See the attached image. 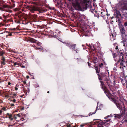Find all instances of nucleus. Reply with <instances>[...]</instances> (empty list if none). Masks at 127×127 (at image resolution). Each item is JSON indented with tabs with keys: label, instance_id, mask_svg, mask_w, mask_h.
I'll return each mask as SVG.
<instances>
[{
	"label": "nucleus",
	"instance_id": "79ce46f5",
	"mask_svg": "<svg viewBox=\"0 0 127 127\" xmlns=\"http://www.w3.org/2000/svg\"><path fill=\"white\" fill-rule=\"evenodd\" d=\"M16 95H17L16 94H13V95L14 96H16Z\"/></svg>",
	"mask_w": 127,
	"mask_h": 127
},
{
	"label": "nucleus",
	"instance_id": "3c124183",
	"mask_svg": "<svg viewBox=\"0 0 127 127\" xmlns=\"http://www.w3.org/2000/svg\"><path fill=\"white\" fill-rule=\"evenodd\" d=\"M123 79H122L121 80V82H122V83L123 82Z\"/></svg>",
	"mask_w": 127,
	"mask_h": 127
},
{
	"label": "nucleus",
	"instance_id": "0e129e2a",
	"mask_svg": "<svg viewBox=\"0 0 127 127\" xmlns=\"http://www.w3.org/2000/svg\"><path fill=\"white\" fill-rule=\"evenodd\" d=\"M97 12V11H95V12L96 13Z\"/></svg>",
	"mask_w": 127,
	"mask_h": 127
},
{
	"label": "nucleus",
	"instance_id": "8fccbe9b",
	"mask_svg": "<svg viewBox=\"0 0 127 127\" xmlns=\"http://www.w3.org/2000/svg\"><path fill=\"white\" fill-rule=\"evenodd\" d=\"M10 119V120H11V121H12L13 120V118H9Z\"/></svg>",
	"mask_w": 127,
	"mask_h": 127
},
{
	"label": "nucleus",
	"instance_id": "69168bd1",
	"mask_svg": "<svg viewBox=\"0 0 127 127\" xmlns=\"http://www.w3.org/2000/svg\"><path fill=\"white\" fill-rule=\"evenodd\" d=\"M69 1H71L72 0H68Z\"/></svg>",
	"mask_w": 127,
	"mask_h": 127
},
{
	"label": "nucleus",
	"instance_id": "9b49d317",
	"mask_svg": "<svg viewBox=\"0 0 127 127\" xmlns=\"http://www.w3.org/2000/svg\"><path fill=\"white\" fill-rule=\"evenodd\" d=\"M116 34H112L110 35V39L111 41H113L115 39V38Z\"/></svg>",
	"mask_w": 127,
	"mask_h": 127
},
{
	"label": "nucleus",
	"instance_id": "9d476101",
	"mask_svg": "<svg viewBox=\"0 0 127 127\" xmlns=\"http://www.w3.org/2000/svg\"><path fill=\"white\" fill-rule=\"evenodd\" d=\"M121 103H120L121 104V106H122V108L120 109V108H118L120 110H123H123H124V112H125L126 111V108H125V106H124V102L123 101H121Z\"/></svg>",
	"mask_w": 127,
	"mask_h": 127
},
{
	"label": "nucleus",
	"instance_id": "4468645a",
	"mask_svg": "<svg viewBox=\"0 0 127 127\" xmlns=\"http://www.w3.org/2000/svg\"><path fill=\"white\" fill-rule=\"evenodd\" d=\"M63 43L65 44L70 49L71 48V46L72 44L68 42L66 43L64 42H63Z\"/></svg>",
	"mask_w": 127,
	"mask_h": 127
},
{
	"label": "nucleus",
	"instance_id": "0eeeda50",
	"mask_svg": "<svg viewBox=\"0 0 127 127\" xmlns=\"http://www.w3.org/2000/svg\"><path fill=\"white\" fill-rule=\"evenodd\" d=\"M76 44H72L70 49L73 51H76V52L77 53L79 51V50L78 48H77L76 47Z\"/></svg>",
	"mask_w": 127,
	"mask_h": 127
},
{
	"label": "nucleus",
	"instance_id": "864d4df0",
	"mask_svg": "<svg viewBox=\"0 0 127 127\" xmlns=\"http://www.w3.org/2000/svg\"><path fill=\"white\" fill-rule=\"evenodd\" d=\"M11 83L10 82H8V84L9 85H10Z\"/></svg>",
	"mask_w": 127,
	"mask_h": 127
},
{
	"label": "nucleus",
	"instance_id": "6e6552de",
	"mask_svg": "<svg viewBox=\"0 0 127 127\" xmlns=\"http://www.w3.org/2000/svg\"><path fill=\"white\" fill-rule=\"evenodd\" d=\"M6 62L5 58L3 56H2L0 61L1 63L2 64L1 66L3 67L2 65H5L6 64L5 62Z\"/></svg>",
	"mask_w": 127,
	"mask_h": 127
},
{
	"label": "nucleus",
	"instance_id": "f03ea898",
	"mask_svg": "<svg viewBox=\"0 0 127 127\" xmlns=\"http://www.w3.org/2000/svg\"><path fill=\"white\" fill-rule=\"evenodd\" d=\"M127 0H125L122 1V2H119L118 4L117 8L119 11V12H121L120 15L124 19H127Z\"/></svg>",
	"mask_w": 127,
	"mask_h": 127
},
{
	"label": "nucleus",
	"instance_id": "774afa93",
	"mask_svg": "<svg viewBox=\"0 0 127 127\" xmlns=\"http://www.w3.org/2000/svg\"><path fill=\"white\" fill-rule=\"evenodd\" d=\"M47 93H49V91H48V92H47Z\"/></svg>",
	"mask_w": 127,
	"mask_h": 127
},
{
	"label": "nucleus",
	"instance_id": "338daca9",
	"mask_svg": "<svg viewBox=\"0 0 127 127\" xmlns=\"http://www.w3.org/2000/svg\"><path fill=\"white\" fill-rule=\"evenodd\" d=\"M2 19V17H0V19Z\"/></svg>",
	"mask_w": 127,
	"mask_h": 127
},
{
	"label": "nucleus",
	"instance_id": "a19ab883",
	"mask_svg": "<svg viewBox=\"0 0 127 127\" xmlns=\"http://www.w3.org/2000/svg\"><path fill=\"white\" fill-rule=\"evenodd\" d=\"M16 100L15 99H14L13 100V101L14 102H16Z\"/></svg>",
	"mask_w": 127,
	"mask_h": 127
},
{
	"label": "nucleus",
	"instance_id": "de8ad7c7",
	"mask_svg": "<svg viewBox=\"0 0 127 127\" xmlns=\"http://www.w3.org/2000/svg\"><path fill=\"white\" fill-rule=\"evenodd\" d=\"M122 84H123V86H125V83H123V82L122 83Z\"/></svg>",
	"mask_w": 127,
	"mask_h": 127
},
{
	"label": "nucleus",
	"instance_id": "c756f323",
	"mask_svg": "<svg viewBox=\"0 0 127 127\" xmlns=\"http://www.w3.org/2000/svg\"><path fill=\"white\" fill-rule=\"evenodd\" d=\"M124 26L126 27L127 26V21L126 22L124 23Z\"/></svg>",
	"mask_w": 127,
	"mask_h": 127
},
{
	"label": "nucleus",
	"instance_id": "1a4fd4ad",
	"mask_svg": "<svg viewBox=\"0 0 127 127\" xmlns=\"http://www.w3.org/2000/svg\"><path fill=\"white\" fill-rule=\"evenodd\" d=\"M123 42L124 43V46L125 47H127V37L122 38Z\"/></svg>",
	"mask_w": 127,
	"mask_h": 127
},
{
	"label": "nucleus",
	"instance_id": "09e8293b",
	"mask_svg": "<svg viewBox=\"0 0 127 127\" xmlns=\"http://www.w3.org/2000/svg\"><path fill=\"white\" fill-rule=\"evenodd\" d=\"M67 127H70V125H68L67 126Z\"/></svg>",
	"mask_w": 127,
	"mask_h": 127
},
{
	"label": "nucleus",
	"instance_id": "c03bdc74",
	"mask_svg": "<svg viewBox=\"0 0 127 127\" xmlns=\"http://www.w3.org/2000/svg\"><path fill=\"white\" fill-rule=\"evenodd\" d=\"M15 89L16 90H17L18 89V88L16 87L15 88Z\"/></svg>",
	"mask_w": 127,
	"mask_h": 127
},
{
	"label": "nucleus",
	"instance_id": "5701e85b",
	"mask_svg": "<svg viewBox=\"0 0 127 127\" xmlns=\"http://www.w3.org/2000/svg\"><path fill=\"white\" fill-rule=\"evenodd\" d=\"M118 25L119 26L120 25H122L121 24V21L118 18Z\"/></svg>",
	"mask_w": 127,
	"mask_h": 127
},
{
	"label": "nucleus",
	"instance_id": "2eb2a0df",
	"mask_svg": "<svg viewBox=\"0 0 127 127\" xmlns=\"http://www.w3.org/2000/svg\"><path fill=\"white\" fill-rule=\"evenodd\" d=\"M9 7V6L7 5H3L2 7H0V9H3L4 8H8Z\"/></svg>",
	"mask_w": 127,
	"mask_h": 127
},
{
	"label": "nucleus",
	"instance_id": "cd10ccee",
	"mask_svg": "<svg viewBox=\"0 0 127 127\" xmlns=\"http://www.w3.org/2000/svg\"><path fill=\"white\" fill-rule=\"evenodd\" d=\"M113 45H114L115 47H116L117 46H118V44L116 43H114L113 44Z\"/></svg>",
	"mask_w": 127,
	"mask_h": 127
},
{
	"label": "nucleus",
	"instance_id": "6ab92c4d",
	"mask_svg": "<svg viewBox=\"0 0 127 127\" xmlns=\"http://www.w3.org/2000/svg\"><path fill=\"white\" fill-rule=\"evenodd\" d=\"M37 17V15L35 14L32 15L31 16V18L33 19H34L36 18Z\"/></svg>",
	"mask_w": 127,
	"mask_h": 127
},
{
	"label": "nucleus",
	"instance_id": "f3484780",
	"mask_svg": "<svg viewBox=\"0 0 127 127\" xmlns=\"http://www.w3.org/2000/svg\"><path fill=\"white\" fill-rule=\"evenodd\" d=\"M100 82L101 84H100V86H101V88L103 90H104V89L103 88V86L104 85V83L102 81V80H100Z\"/></svg>",
	"mask_w": 127,
	"mask_h": 127
},
{
	"label": "nucleus",
	"instance_id": "b1692460",
	"mask_svg": "<svg viewBox=\"0 0 127 127\" xmlns=\"http://www.w3.org/2000/svg\"><path fill=\"white\" fill-rule=\"evenodd\" d=\"M94 15L95 17H96L98 18L99 17V14H97V15H96V14H94Z\"/></svg>",
	"mask_w": 127,
	"mask_h": 127
},
{
	"label": "nucleus",
	"instance_id": "ea45409f",
	"mask_svg": "<svg viewBox=\"0 0 127 127\" xmlns=\"http://www.w3.org/2000/svg\"><path fill=\"white\" fill-rule=\"evenodd\" d=\"M26 78L27 79H29V76L27 75L26 76Z\"/></svg>",
	"mask_w": 127,
	"mask_h": 127
},
{
	"label": "nucleus",
	"instance_id": "a211bd4d",
	"mask_svg": "<svg viewBox=\"0 0 127 127\" xmlns=\"http://www.w3.org/2000/svg\"><path fill=\"white\" fill-rule=\"evenodd\" d=\"M30 41L32 42L35 43L36 42L37 40L33 38H31L30 39Z\"/></svg>",
	"mask_w": 127,
	"mask_h": 127
},
{
	"label": "nucleus",
	"instance_id": "4d7b16f0",
	"mask_svg": "<svg viewBox=\"0 0 127 127\" xmlns=\"http://www.w3.org/2000/svg\"><path fill=\"white\" fill-rule=\"evenodd\" d=\"M22 67L23 68H25V66H22Z\"/></svg>",
	"mask_w": 127,
	"mask_h": 127
},
{
	"label": "nucleus",
	"instance_id": "f704fd0d",
	"mask_svg": "<svg viewBox=\"0 0 127 127\" xmlns=\"http://www.w3.org/2000/svg\"><path fill=\"white\" fill-rule=\"evenodd\" d=\"M23 83L24 84H25L26 83V81H23Z\"/></svg>",
	"mask_w": 127,
	"mask_h": 127
},
{
	"label": "nucleus",
	"instance_id": "a18cd8bd",
	"mask_svg": "<svg viewBox=\"0 0 127 127\" xmlns=\"http://www.w3.org/2000/svg\"><path fill=\"white\" fill-rule=\"evenodd\" d=\"M3 108V110H5V111L6 110V108Z\"/></svg>",
	"mask_w": 127,
	"mask_h": 127
},
{
	"label": "nucleus",
	"instance_id": "4be33fe9",
	"mask_svg": "<svg viewBox=\"0 0 127 127\" xmlns=\"http://www.w3.org/2000/svg\"><path fill=\"white\" fill-rule=\"evenodd\" d=\"M5 52L3 51H0V56H3V55L4 54Z\"/></svg>",
	"mask_w": 127,
	"mask_h": 127
},
{
	"label": "nucleus",
	"instance_id": "c85d7f7f",
	"mask_svg": "<svg viewBox=\"0 0 127 127\" xmlns=\"http://www.w3.org/2000/svg\"><path fill=\"white\" fill-rule=\"evenodd\" d=\"M39 86V85L38 84H36L35 85V88H37Z\"/></svg>",
	"mask_w": 127,
	"mask_h": 127
},
{
	"label": "nucleus",
	"instance_id": "680f3d73",
	"mask_svg": "<svg viewBox=\"0 0 127 127\" xmlns=\"http://www.w3.org/2000/svg\"><path fill=\"white\" fill-rule=\"evenodd\" d=\"M1 47H2V48H4V46H1Z\"/></svg>",
	"mask_w": 127,
	"mask_h": 127
},
{
	"label": "nucleus",
	"instance_id": "7ed1b4c3",
	"mask_svg": "<svg viewBox=\"0 0 127 127\" xmlns=\"http://www.w3.org/2000/svg\"><path fill=\"white\" fill-rule=\"evenodd\" d=\"M96 71V73L97 75L98 79L99 80H103L108 86L110 85V80L109 78L107 76V73L106 72H100V68L98 66H94Z\"/></svg>",
	"mask_w": 127,
	"mask_h": 127
},
{
	"label": "nucleus",
	"instance_id": "58836bf2",
	"mask_svg": "<svg viewBox=\"0 0 127 127\" xmlns=\"http://www.w3.org/2000/svg\"><path fill=\"white\" fill-rule=\"evenodd\" d=\"M118 49V46H116V47L115 49L116 50H117Z\"/></svg>",
	"mask_w": 127,
	"mask_h": 127
},
{
	"label": "nucleus",
	"instance_id": "2f4dec72",
	"mask_svg": "<svg viewBox=\"0 0 127 127\" xmlns=\"http://www.w3.org/2000/svg\"><path fill=\"white\" fill-rule=\"evenodd\" d=\"M42 2H43L44 3H46L47 1L46 0H43V1H42Z\"/></svg>",
	"mask_w": 127,
	"mask_h": 127
},
{
	"label": "nucleus",
	"instance_id": "7c9ffc66",
	"mask_svg": "<svg viewBox=\"0 0 127 127\" xmlns=\"http://www.w3.org/2000/svg\"><path fill=\"white\" fill-rule=\"evenodd\" d=\"M16 116H17L19 117H20V115L19 114H16Z\"/></svg>",
	"mask_w": 127,
	"mask_h": 127
},
{
	"label": "nucleus",
	"instance_id": "e2e57ef3",
	"mask_svg": "<svg viewBox=\"0 0 127 127\" xmlns=\"http://www.w3.org/2000/svg\"><path fill=\"white\" fill-rule=\"evenodd\" d=\"M88 65L89 66H90V64L89 63H88Z\"/></svg>",
	"mask_w": 127,
	"mask_h": 127
},
{
	"label": "nucleus",
	"instance_id": "412c9836",
	"mask_svg": "<svg viewBox=\"0 0 127 127\" xmlns=\"http://www.w3.org/2000/svg\"><path fill=\"white\" fill-rule=\"evenodd\" d=\"M98 66L99 67V68L100 69V68H102L104 67L103 64L102 63H101L98 65Z\"/></svg>",
	"mask_w": 127,
	"mask_h": 127
},
{
	"label": "nucleus",
	"instance_id": "39448f33",
	"mask_svg": "<svg viewBox=\"0 0 127 127\" xmlns=\"http://www.w3.org/2000/svg\"><path fill=\"white\" fill-rule=\"evenodd\" d=\"M119 28L122 38L127 37V35L126 33V30L124 26L122 25H120Z\"/></svg>",
	"mask_w": 127,
	"mask_h": 127
},
{
	"label": "nucleus",
	"instance_id": "f8f14e48",
	"mask_svg": "<svg viewBox=\"0 0 127 127\" xmlns=\"http://www.w3.org/2000/svg\"><path fill=\"white\" fill-rule=\"evenodd\" d=\"M98 103H97V107H96V109L95 110V112H93V113H92V112L90 113L89 114V116H90V115H92L93 114H95V113H96V112L97 111V110H99V108H98Z\"/></svg>",
	"mask_w": 127,
	"mask_h": 127
},
{
	"label": "nucleus",
	"instance_id": "5fc2aeb1",
	"mask_svg": "<svg viewBox=\"0 0 127 127\" xmlns=\"http://www.w3.org/2000/svg\"><path fill=\"white\" fill-rule=\"evenodd\" d=\"M2 111L1 110H0V114H1L2 113Z\"/></svg>",
	"mask_w": 127,
	"mask_h": 127
},
{
	"label": "nucleus",
	"instance_id": "bf43d9fd",
	"mask_svg": "<svg viewBox=\"0 0 127 127\" xmlns=\"http://www.w3.org/2000/svg\"><path fill=\"white\" fill-rule=\"evenodd\" d=\"M13 29V30H16V29L15 28H14Z\"/></svg>",
	"mask_w": 127,
	"mask_h": 127
},
{
	"label": "nucleus",
	"instance_id": "ddd939ff",
	"mask_svg": "<svg viewBox=\"0 0 127 127\" xmlns=\"http://www.w3.org/2000/svg\"><path fill=\"white\" fill-rule=\"evenodd\" d=\"M90 31L87 29H85L84 31V33L85 36H88L89 35L88 34L90 33Z\"/></svg>",
	"mask_w": 127,
	"mask_h": 127
},
{
	"label": "nucleus",
	"instance_id": "13d9d810",
	"mask_svg": "<svg viewBox=\"0 0 127 127\" xmlns=\"http://www.w3.org/2000/svg\"><path fill=\"white\" fill-rule=\"evenodd\" d=\"M49 7V9H51V8L50 7Z\"/></svg>",
	"mask_w": 127,
	"mask_h": 127
},
{
	"label": "nucleus",
	"instance_id": "603ef678",
	"mask_svg": "<svg viewBox=\"0 0 127 127\" xmlns=\"http://www.w3.org/2000/svg\"><path fill=\"white\" fill-rule=\"evenodd\" d=\"M24 109V107H22L21 108V110H23Z\"/></svg>",
	"mask_w": 127,
	"mask_h": 127
},
{
	"label": "nucleus",
	"instance_id": "37998d69",
	"mask_svg": "<svg viewBox=\"0 0 127 127\" xmlns=\"http://www.w3.org/2000/svg\"><path fill=\"white\" fill-rule=\"evenodd\" d=\"M11 105L12 106H14V104L12 103L11 104Z\"/></svg>",
	"mask_w": 127,
	"mask_h": 127
},
{
	"label": "nucleus",
	"instance_id": "49530a36",
	"mask_svg": "<svg viewBox=\"0 0 127 127\" xmlns=\"http://www.w3.org/2000/svg\"><path fill=\"white\" fill-rule=\"evenodd\" d=\"M97 59V58H95V61H96Z\"/></svg>",
	"mask_w": 127,
	"mask_h": 127
},
{
	"label": "nucleus",
	"instance_id": "6e6d98bb",
	"mask_svg": "<svg viewBox=\"0 0 127 127\" xmlns=\"http://www.w3.org/2000/svg\"><path fill=\"white\" fill-rule=\"evenodd\" d=\"M10 114H9L8 113H7V115L9 116Z\"/></svg>",
	"mask_w": 127,
	"mask_h": 127
},
{
	"label": "nucleus",
	"instance_id": "e433bc0d",
	"mask_svg": "<svg viewBox=\"0 0 127 127\" xmlns=\"http://www.w3.org/2000/svg\"><path fill=\"white\" fill-rule=\"evenodd\" d=\"M9 36H12V35H13L11 33H10L9 34Z\"/></svg>",
	"mask_w": 127,
	"mask_h": 127
},
{
	"label": "nucleus",
	"instance_id": "052dcab7",
	"mask_svg": "<svg viewBox=\"0 0 127 127\" xmlns=\"http://www.w3.org/2000/svg\"><path fill=\"white\" fill-rule=\"evenodd\" d=\"M46 126L47 127H48V125H46Z\"/></svg>",
	"mask_w": 127,
	"mask_h": 127
},
{
	"label": "nucleus",
	"instance_id": "423d86ee",
	"mask_svg": "<svg viewBox=\"0 0 127 127\" xmlns=\"http://www.w3.org/2000/svg\"><path fill=\"white\" fill-rule=\"evenodd\" d=\"M47 11L46 9L39 7H34L31 9V11L32 12H33L34 11H38L39 13H42Z\"/></svg>",
	"mask_w": 127,
	"mask_h": 127
},
{
	"label": "nucleus",
	"instance_id": "aec40b11",
	"mask_svg": "<svg viewBox=\"0 0 127 127\" xmlns=\"http://www.w3.org/2000/svg\"><path fill=\"white\" fill-rule=\"evenodd\" d=\"M103 90L104 91V93L106 94L107 96H108L109 95H110V93H109L108 91H106L104 89V90Z\"/></svg>",
	"mask_w": 127,
	"mask_h": 127
},
{
	"label": "nucleus",
	"instance_id": "20e7f679",
	"mask_svg": "<svg viewBox=\"0 0 127 127\" xmlns=\"http://www.w3.org/2000/svg\"><path fill=\"white\" fill-rule=\"evenodd\" d=\"M111 94H110V95H109L107 96L109 99L112 101V102L116 104V105L118 108H120V109L122 108V106H121V104L119 103V102L118 101L112 97L111 96Z\"/></svg>",
	"mask_w": 127,
	"mask_h": 127
},
{
	"label": "nucleus",
	"instance_id": "c9c22d12",
	"mask_svg": "<svg viewBox=\"0 0 127 127\" xmlns=\"http://www.w3.org/2000/svg\"><path fill=\"white\" fill-rule=\"evenodd\" d=\"M84 126V124H82L80 125V127H83Z\"/></svg>",
	"mask_w": 127,
	"mask_h": 127
},
{
	"label": "nucleus",
	"instance_id": "f257e3e1",
	"mask_svg": "<svg viewBox=\"0 0 127 127\" xmlns=\"http://www.w3.org/2000/svg\"><path fill=\"white\" fill-rule=\"evenodd\" d=\"M113 57L116 62L114 65L115 66L120 65L121 66L125 67L127 61L124 58V54L119 51H117L116 52L112 54Z\"/></svg>",
	"mask_w": 127,
	"mask_h": 127
},
{
	"label": "nucleus",
	"instance_id": "473e14b6",
	"mask_svg": "<svg viewBox=\"0 0 127 127\" xmlns=\"http://www.w3.org/2000/svg\"><path fill=\"white\" fill-rule=\"evenodd\" d=\"M9 118H12V115L11 114H10L9 116Z\"/></svg>",
	"mask_w": 127,
	"mask_h": 127
},
{
	"label": "nucleus",
	"instance_id": "4c0bfd02",
	"mask_svg": "<svg viewBox=\"0 0 127 127\" xmlns=\"http://www.w3.org/2000/svg\"><path fill=\"white\" fill-rule=\"evenodd\" d=\"M16 115H14V118H15V119H17V117H16Z\"/></svg>",
	"mask_w": 127,
	"mask_h": 127
},
{
	"label": "nucleus",
	"instance_id": "393cba45",
	"mask_svg": "<svg viewBox=\"0 0 127 127\" xmlns=\"http://www.w3.org/2000/svg\"><path fill=\"white\" fill-rule=\"evenodd\" d=\"M19 64L17 62H15L14 63V65H19Z\"/></svg>",
	"mask_w": 127,
	"mask_h": 127
},
{
	"label": "nucleus",
	"instance_id": "bb28decb",
	"mask_svg": "<svg viewBox=\"0 0 127 127\" xmlns=\"http://www.w3.org/2000/svg\"><path fill=\"white\" fill-rule=\"evenodd\" d=\"M127 77V76L126 75L125 76V75H124V78L125 81V82H126V80H127L126 79Z\"/></svg>",
	"mask_w": 127,
	"mask_h": 127
},
{
	"label": "nucleus",
	"instance_id": "72a5a7b5",
	"mask_svg": "<svg viewBox=\"0 0 127 127\" xmlns=\"http://www.w3.org/2000/svg\"><path fill=\"white\" fill-rule=\"evenodd\" d=\"M125 82L126 85V88H127V80H126V82Z\"/></svg>",
	"mask_w": 127,
	"mask_h": 127
},
{
	"label": "nucleus",
	"instance_id": "a878e982",
	"mask_svg": "<svg viewBox=\"0 0 127 127\" xmlns=\"http://www.w3.org/2000/svg\"><path fill=\"white\" fill-rule=\"evenodd\" d=\"M13 35H14L15 34L17 33V32H11Z\"/></svg>",
	"mask_w": 127,
	"mask_h": 127
},
{
	"label": "nucleus",
	"instance_id": "dca6fc26",
	"mask_svg": "<svg viewBox=\"0 0 127 127\" xmlns=\"http://www.w3.org/2000/svg\"><path fill=\"white\" fill-rule=\"evenodd\" d=\"M114 115V117L116 118L120 119L121 116V115L120 114H115Z\"/></svg>",
	"mask_w": 127,
	"mask_h": 127
}]
</instances>
